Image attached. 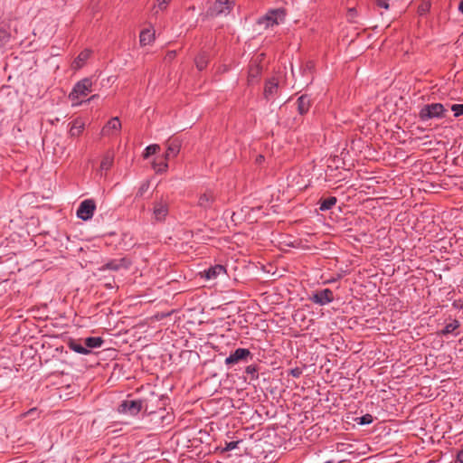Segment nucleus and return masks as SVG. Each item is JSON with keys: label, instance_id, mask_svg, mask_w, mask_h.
<instances>
[{"label": "nucleus", "instance_id": "nucleus-6", "mask_svg": "<svg viewBox=\"0 0 463 463\" xmlns=\"http://www.w3.org/2000/svg\"><path fill=\"white\" fill-rule=\"evenodd\" d=\"M233 7L232 0H216L210 7L209 13L213 16L226 15Z\"/></svg>", "mask_w": 463, "mask_h": 463}, {"label": "nucleus", "instance_id": "nucleus-40", "mask_svg": "<svg viewBox=\"0 0 463 463\" xmlns=\"http://www.w3.org/2000/svg\"><path fill=\"white\" fill-rule=\"evenodd\" d=\"M314 68V62L309 61L306 63V68L305 70H308V71H311L312 69Z\"/></svg>", "mask_w": 463, "mask_h": 463}, {"label": "nucleus", "instance_id": "nucleus-30", "mask_svg": "<svg viewBox=\"0 0 463 463\" xmlns=\"http://www.w3.org/2000/svg\"><path fill=\"white\" fill-rule=\"evenodd\" d=\"M245 372L250 376L251 380H257L259 378L258 366L255 364L248 365Z\"/></svg>", "mask_w": 463, "mask_h": 463}, {"label": "nucleus", "instance_id": "nucleus-11", "mask_svg": "<svg viewBox=\"0 0 463 463\" xmlns=\"http://www.w3.org/2000/svg\"><path fill=\"white\" fill-rule=\"evenodd\" d=\"M121 129V122L118 117L112 118L102 128V135L114 136Z\"/></svg>", "mask_w": 463, "mask_h": 463}, {"label": "nucleus", "instance_id": "nucleus-18", "mask_svg": "<svg viewBox=\"0 0 463 463\" xmlns=\"http://www.w3.org/2000/svg\"><path fill=\"white\" fill-rule=\"evenodd\" d=\"M226 272L225 268L222 265H215L204 271L205 278L207 279H216L219 275Z\"/></svg>", "mask_w": 463, "mask_h": 463}, {"label": "nucleus", "instance_id": "nucleus-8", "mask_svg": "<svg viewBox=\"0 0 463 463\" xmlns=\"http://www.w3.org/2000/svg\"><path fill=\"white\" fill-rule=\"evenodd\" d=\"M309 300L319 306H325L334 300V293L330 288L318 290L309 297Z\"/></svg>", "mask_w": 463, "mask_h": 463}, {"label": "nucleus", "instance_id": "nucleus-41", "mask_svg": "<svg viewBox=\"0 0 463 463\" xmlns=\"http://www.w3.org/2000/svg\"><path fill=\"white\" fill-rule=\"evenodd\" d=\"M262 161H264V156L261 155L258 156L256 158V162L260 164Z\"/></svg>", "mask_w": 463, "mask_h": 463}, {"label": "nucleus", "instance_id": "nucleus-19", "mask_svg": "<svg viewBox=\"0 0 463 463\" xmlns=\"http://www.w3.org/2000/svg\"><path fill=\"white\" fill-rule=\"evenodd\" d=\"M104 343V340L100 336H90L84 339L85 347L89 350L92 348H99Z\"/></svg>", "mask_w": 463, "mask_h": 463}, {"label": "nucleus", "instance_id": "nucleus-22", "mask_svg": "<svg viewBox=\"0 0 463 463\" xmlns=\"http://www.w3.org/2000/svg\"><path fill=\"white\" fill-rule=\"evenodd\" d=\"M337 202L336 197L330 196L326 199H321L319 202V210L322 212L328 211L335 205Z\"/></svg>", "mask_w": 463, "mask_h": 463}, {"label": "nucleus", "instance_id": "nucleus-37", "mask_svg": "<svg viewBox=\"0 0 463 463\" xmlns=\"http://www.w3.org/2000/svg\"><path fill=\"white\" fill-rule=\"evenodd\" d=\"M376 5L380 8H384V9H388L389 8V4H388V0H377L376 1Z\"/></svg>", "mask_w": 463, "mask_h": 463}, {"label": "nucleus", "instance_id": "nucleus-35", "mask_svg": "<svg viewBox=\"0 0 463 463\" xmlns=\"http://www.w3.org/2000/svg\"><path fill=\"white\" fill-rule=\"evenodd\" d=\"M357 15V11L355 8H349L347 11V19L351 23H355V17Z\"/></svg>", "mask_w": 463, "mask_h": 463}, {"label": "nucleus", "instance_id": "nucleus-32", "mask_svg": "<svg viewBox=\"0 0 463 463\" xmlns=\"http://www.w3.org/2000/svg\"><path fill=\"white\" fill-rule=\"evenodd\" d=\"M240 442L241 440L225 442V447L222 449V452H227L236 449Z\"/></svg>", "mask_w": 463, "mask_h": 463}, {"label": "nucleus", "instance_id": "nucleus-7", "mask_svg": "<svg viewBox=\"0 0 463 463\" xmlns=\"http://www.w3.org/2000/svg\"><path fill=\"white\" fill-rule=\"evenodd\" d=\"M252 358V354L247 348H237L232 352L226 359L225 364L232 365L240 362H248L249 359Z\"/></svg>", "mask_w": 463, "mask_h": 463}, {"label": "nucleus", "instance_id": "nucleus-1", "mask_svg": "<svg viewBox=\"0 0 463 463\" xmlns=\"http://www.w3.org/2000/svg\"><path fill=\"white\" fill-rule=\"evenodd\" d=\"M286 12L283 8L271 9L258 19V24L265 29L279 25L285 21Z\"/></svg>", "mask_w": 463, "mask_h": 463}, {"label": "nucleus", "instance_id": "nucleus-23", "mask_svg": "<svg viewBox=\"0 0 463 463\" xmlns=\"http://www.w3.org/2000/svg\"><path fill=\"white\" fill-rule=\"evenodd\" d=\"M459 322L455 319L444 326V328L440 331V335H447L449 334H454L457 335L458 333H455V331L459 327Z\"/></svg>", "mask_w": 463, "mask_h": 463}, {"label": "nucleus", "instance_id": "nucleus-42", "mask_svg": "<svg viewBox=\"0 0 463 463\" xmlns=\"http://www.w3.org/2000/svg\"><path fill=\"white\" fill-rule=\"evenodd\" d=\"M458 10L461 14H463V0L458 5Z\"/></svg>", "mask_w": 463, "mask_h": 463}, {"label": "nucleus", "instance_id": "nucleus-38", "mask_svg": "<svg viewBox=\"0 0 463 463\" xmlns=\"http://www.w3.org/2000/svg\"><path fill=\"white\" fill-rule=\"evenodd\" d=\"M171 0H157L158 3V8L161 10H164L166 8L167 5L170 3Z\"/></svg>", "mask_w": 463, "mask_h": 463}, {"label": "nucleus", "instance_id": "nucleus-27", "mask_svg": "<svg viewBox=\"0 0 463 463\" xmlns=\"http://www.w3.org/2000/svg\"><path fill=\"white\" fill-rule=\"evenodd\" d=\"M112 164H113V156L110 155L109 153H108L104 156V157L101 160L100 169L107 171L111 167Z\"/></svg>", "mask_w": 463, "mask_h": 463}, {"label": "nucleus", "instance_id": "nucleus-36", "mask_svg": "<svg viewBox=\"0 0 463 463\" xmlns=\"http://www.w3.org/2000/svg\"><path fill=\"white\" fill-rule=\"evenodd\" d=\"M303 371L299 367H295L290 370L289 374L292 375L294 378H298L301 376Z\"/></svg>", "mask_w": 463, "mask_h": 463}, {"label": "nucleus", "instance_id": "nucleus-10", "mask_svg": "<svg viewBox=\"0 0 463 463\" xmlns=\"http://www.w3.org/2000/svg\"><path fill=\"white\" fill-rule=\"evenodd\" d=\"M216 201V195L213 191L206 190L199 196L197 205L203 210L212 209Z\"/></svg>", "mask_w": 463, "mask_h": 463}, {"label": "nucleus", "instance_id": "nucleus-25", "mask_svg": "<svg viewBox=\"0 0 463 463\" xmlns=\"http://www.w3.org/2000/svg\"><path fill=\"white\" fill-rule=\"evenodd\" d=\"M167 160L168 159H165V156H164V159H160L158 161H154L153 168L155 169V171L156 173H160V174L166 172V170L168 168Z\"/></svg>", "mask_w": 463, "mask_h": 463}, {"label": "nucleus", "instance_id": "nucleus-45", "mask_svg": "<svg viewBox=\"0 0 463 463\" xmlns=\"http://www.w3.org/2000/svg\"><path fill=\"white\" fill-rule=\"evenodd\" d=\"M97 97H98V95H92V96L88 99V101H90V100H92V99H96Z\"/></svg>", "mask_w": 463, "mask_h": 463}, {"label": "nucleus", "instance_id": "nucleus-46", "mask_svg": "<svg viewBox=\"0 0 463 463\" xmlns=\"http://www.w3.org/2000/svg\"><path fill=\"white\" fill-rule=\"evenodd\" d=\"M427 9H428V8H427V6H426V7H423V6H422V13H424L425 11H427Z\"/></svg>", "mask_w": 463, "mask_h": 463}, {"label": "nucleus", "instance_id": "nucleus-29", "mask_svg": "<svg viewBox=\"0 0 463 463\" xmlns=\"http://www.w3.org/2000/svg\"><path fill=\"white\" fill-rule=\"evenodd\" d=\"M159 149H160L159 145H156V144L149 145L145 149V152L143 154L144 158H147L150 156L155 155L156 153H157L159 151Z\"/></svg>", "mask_w": 463, "mask_h": 463}, {"label": "nucleus", "instance_id": "nucleus-3", "mask_svg": "<svg viewBox=\"0 0 463 463\" xmlns=\"http://www.w3.org/2000/svg\"><path fill=\"white\" fill-rule=\"evenodd\" d=\"M152 413V411H148V405L145 400H131L123 401L118 406V411L120 413H128L130 415H137L139 411Z\"/></svg>", "mask_w": 463, "mask_h": 463}, {"label": "nucleus", "instance_id": "nucleus-43", "mask_svg": "<svg viewBox=\"0 0 463 463\" xmlns=\"http://www.w3.org/2000/svg\"><path fill=\"white\" fill-rule=\"evenodd\" d=\"M37 412V410L36 409H31L30 411H28L25 415H28V414H33V413H36Z\"/></svg>", "mask_w": 463, "mask_h": 463}, {"label": "nucleus", "instance_id": "nucleus-5", "mask_svg": "<svg viewBox=\"0 0 463 463\" xmlns=\"http://www.w3.org/2000/svg\"><path fill=\"white\" fill-rule=\"evenodd\" d=\"M96 203L92 199H86L82 201L77 210V217L88 221L90 220L94 214Z\"/></svg>", "mask_w": 463, "mask_h": 463}, {"label": "nucleus", "instance_id": "nucleus-21", "mask_svg": "<svg viewBox=\"0 0 463 463\" xmlns=\"http://www.w3.org/2000/svg\"><path fill=\"white\" fill-rule=\"evenodd\" d=\"M68 346L71 350L80 354H90V350L87 349L85 347V345H82L80 343H79L77 340H71L68 344Z\"/></svg>", "mask_w": 463, "mask_h": 463}, {"label": "nucleus", "instance_id": "nucleus-2", "mask_svg": "<svg viewBox=\"0 0 463 463\" xmlns=\"http://www.w3.org/2000/svg\"><path fill=\"white\" fill-rule=\"evenodd\" d=\"M447 110L441 103H431L424 105L419 112V118L421 121H428L433 118H443Z\"/></svg>", "mask_w": 463, "mask_h": 463}, {"label": "nucleus", "instance_id": "nucleus-24", "mask_svg": "<svg viewBox=\"0 0 463 463\" xmlns=\"http://www.w3.org/2000/svg\"><path fill=\"white\" fill-rule=\"evenodd\" d=\"M208 55L205 52L199 53L195 58V65L199 71H203L208 64Z\"/></svg>", "mask_w": 463, "mask_h": 463}, {"label": "nucleus", "instance_id": "nucleus-28", "mask_svg": "<svg viewBox=\"0 0 463 463\" xmlns=\"http://www.w3.org/2000/svg\"><path fill=\"white\" fill-rule=\"evenodd\" d=\"M10 39H11V33L7 30L1 28L0 29V47L1 48L5 47L9 43Z\"/></svg>", "mask_w": 463, "mask_h": 463}, {"label": "nucleus", "instance_id": "nucleus-17", "mask_svg": "<svg viewBox=\"0 0 463 463\" xmlns=\"http://www.w3.org/2000/svg\"><path fill=\"white\" fill-rule=\"evenodd\" d=\"M261 73V67L254 64L250 65L248 72V84H254L258 81Z\"/></svg>", "mask_w": 463, "mask_h": 463}, {"label": "nucleus", "instance_id": "nucleus-14", "mask_svg": "<svg viewBox=\"0 0 463 463\" xmlns=\"http://www.w3.org/2000/svg\"><path fill=\"white\" fill-rule=\"evenodd\" d=\"M129 265L128 261L125 258H121L119 260H111L108 261L105 265L100 269L101 270L110 269V270H118L121 268H128Z\"/></svg>", "mask_w": 463, "mask_h": 463}, {"label": "nucleus", "instance_id": "nucleus-39", "mask_svg": "<svg viewBox=\"0 0 463 463\" xmlns=\"http://www.w3.org/2000/svg\"><path fill=\"white\" fill-rule=\"evenodd\" d=\"M457 460L463 463V449L458 452Z\"/></svg>", "mask_w": 463, "mask_h": 463}, {"label": "nucleus", "instance_id": "nucleus-16", "mask_svg": "<svg viewBox=\"0 0 463 463\" xmlns=\"http://www.w3.org/2000/svg\"><path fill=\"white\" fill-rule=\"evenodd\" d=\"M91 51L85 49L79 53V55L75 58L72 63V67L75 70L80 69L86 62V61L90 57Z\"/></svg>", "mask_w": 463, "mask_h": 463}, {"label": "nucleus", "instance_id": "nucleus-26", "mask_svg": "<svg viewBox=\"0 0 463 463\" xmlns=\"http://www.w3.org/2000/svg\"><path fill=\"white\" fill-rule=\"evenodd\" d=\"M84 128V124L80 120H75L70 129L71 137H78L81 134Z\"/></svg>", "mask_w": 463, "mask_h": 463}, {"label": "nucleus", "instance_id": "nucleus-33", "mask_svg": "<svg viewBox=\"0 0 463 463\" xmlns=\"http://www.w3.org/2000/svg\"><path fill=\"white\" fill-rule=\"evenodd\" d=\"M451 110L454 112V117L458 118L463 116V104H454L451 106Z\"/></svg>", "mask_w": 463, "mask_h": 463}, {"label": "nucleus", "instance_id": "nucleus-34", "mask_svg": "<svg viewBox=\"0 0 463 463\" xmlns=\"http://www.w3.org/2000/svg\"><path fill=\"white\" fill-rule=\"evenodd\" d=\"M358 423L361 424V425H366V424H370L373 422V417L371 415V414H364V416L360 417L358 419Z\"/></svg>", "mask_w": 463, "mask_h": 463}, {"label": "nucleus", "instance_id": "nucleus-31", "mask_svg": "<svg viewBox=\"0 0 463 463\" xmlns=\"http://www.w3.org/2000/svg\"><path fill=\"white\" fill-rule=\"evenodd\" d=\"M148 188H149V182L148 181L143 182L141 184V185L139 186L136 196L142 197L144 195V194L147 192Z\"/></svg>", "mask_w": 463, "mask_h": 463}, {"label": "nucleus", "instance_id": "nucleus-9", "mask_svg": "<svg viewBox=\"0 0 463 463\" xmlns=\"http://www.w3.org/2000/svg\"><path fill=\"white\" fill-rule=\"evenodd\" d=\"M279 94V80L276 78L268 80L265 83L263 96L268 101L274 99Z\"/></svg>", "mask_w": 463, "mask_h": 463}, {"label": "nucleus", "instance_id": "nucleus-20", "mask_svg": "<svg viewBox=\"0 0 463 463\" xmlns=\"http://www.w3.org/2000/svg\"><path fill=\"white\" fill-rule=\"evenodd\" d=\"M155 39V33L149 29L141 31L139 35V42L141 45L150 44Z\"/></svg>", "mask_w": 463, "mask_h": 463}, {"label": "nucleus", "instance_id": "nucleus-4", "mask_svg": "<svg viewBox=\"0 0 463 463\" xmlns=\"http://www.w3.org/2000/svg\"><path fill=\"white\" fill-rule=\"evenodd\" d=\"M92 81L90 78H84L78 81L70 94V99L74 100L80 97H85L92 91Z\"/></svg>", "mask_w": 463, "mask_h": 463}, {"label": "nucleus", "instance_id": "nucleus-44", "mask_svg": "<svg viewBox=\"0 0 463 463\" xmlns=\"http://www.w3.org/2000/svg\"><path fill=\"white\" fill-rule=\"evenodd\" d=\"M344 446H345V444H344V443L337 444V449H338V450H343V448H342V447H344Z\"/></svg>", "mask_w": 463, "mask_h": 463}, {"label": "nucleus", "instance_id": "nucleus-15", "mask_svg": "<svg viewBox=\"0 0 463 463\" xmlns=\"http://www.w3.org/2000/svg\"><path fill=\"white\" fill-rule=\"evenodd\" d=\"M297 105H298V111L300 115L307 114L311 107L310 97L307 94L301 95L297 100Z\"/></svg>", "mask_w": 463, "mask_h": 463}, {"label": "nucleus", "instance_id": "nucleus-13", "mask_svg": "<svg viewBox=\"0 0 463 463\" xmlns=\"http://www.w3.org/2000/svg\"><path fill=\"white\" fill-rule=\"evenodd\" d=\"M153 213L156 221H163L168 214V204L164 201L155 203Z\"/></svg>", "mask_w": 463, "mask_h": 463}, {"label": "nucleus", "instance_id": "nucleus-12", "mask_svg": "<svg viewBox=\"0 0 463 463\" xmlns=\"http://www.w3.org/2000/svg\"><path fill=\"white\" fill-rule=\"evenodd\" d=\"M167 148L165 154V159L175 157L181 148V141L178 138L169 139L166 143Z\"/></svg>", "mask_w": 463, "mask_h": 463}]
</instances>
